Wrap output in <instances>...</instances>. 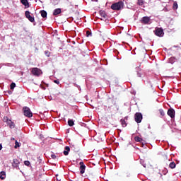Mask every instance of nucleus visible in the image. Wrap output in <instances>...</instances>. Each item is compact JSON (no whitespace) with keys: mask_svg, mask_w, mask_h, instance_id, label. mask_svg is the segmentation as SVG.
Returning <instances> with one entry per match:
<instances>
[{"mask_svg":"<svg viewBox=\"0 0 181 181\" xmlns=\"http://www.w3.org/2000/svg\"><path fill=\"white\" fill-rule=\"evenodd\" d=\"M124 8V2L119 1L111 5V9L113 11H121Z\"/></svg>","mask_w":181,"mask_h":181,"instance_id":"obj_1","label":"nucleus"},{"mask_svg":"<svg viewBox=\"0 0 181 181\" xmlns=\"http://www.w3.org/2000/svg\"><path fill=\"white\" fill-rule=\"evenodd\" d=\"M23 115L25 117H28V118H31V117H33V113H32V111H30V108L28 107H23Z\"/></svg>","mask_w":181,"mask_h":181,"instance_id":"obj_2","label":"nucleus"},{"mask_svg":"<svg viewBox=\"0 0 181 181\" xmlns=\"http://www.w3.org/2000/svg\"><path fill=\"white\" fill-rule=\"evenodd\" d=\"M154 33L155 35L158 36V37H163V35H165V33H163V29L160 28H156Z\"/></svg>","mask_w":181,"mask_h":181,"instance_id":"obj_3","label":"nucleus"},{"mask_svg":"<svg viewBox=\"0 0 181 181\" xmlns=\"http://www.w3.org/2000/svg\"><path fill=\"white\" fill-rule=\"evenodd\" d=\"M31 73L33 74V76H37V77L42 74V70H40L39 68H33Z\"/></svg>","mask_w":181,"mask_h":181,"instance_id":"obj_4","label":"nucleus"},{"mask_svg":"<svg viewBox=\"0 0 181 181\" xmlns=\"http://www.w3.org/2000/svg\"><path fill=\"white\" fill-rule=\"evenodd\" d=\"M135 121L137 124H139L142 122V114L140 112H136L134 115Z\"/></svg>","mask_w":181,"mask_h":181,"instance_id":"obj_5","label":"nucleus"},{"mask_svg":"<svg viewBox=\"0 0 181 181\" xmlns=\"http://www.w3.org/2000/svg\"><path fill=\"white\" fill-rule=\"evenodd\" d=\"M25 18L27 19H28V21H30V22H32V23L35 22V17H32L30 16V11H25Z\"/></svg>","mask_w":181,"mask_h":181,"instance_id":"obj_6","label":"nucleus"},{"mask_svg":"<svg viewBox=\"0 0 181 181\" xmlns=\"http://www.w3.org/2000/svg\"><path fill=\"white\" fill-rule=\"evenodd\" d=\"M79 165H80V167H79L80 173L81 175H83L86 172V165H84V162L83 161H81L79 163Z\"/></svg>","mask_w":181,"mask_h":181,"instance_id":"obj_7","label":"nucleus"},{"mask_svg":"<svg viewBox=\"0 0 181 181\" xmlns=\"http://www.w3.org/2000/svg\"><path fill=\"white\" fill-rule=\"evenodd\" d=\"M12 166L16 169H19V160L14 158L13 160Z\"/></svg>","mask_w":181,"mask_h":181,"instance_id":"obj_8","label":"nucleus"},{"mask_svg":"<svg viewBox=\"0 0 181 181\" xmlns=\"http://www.w3.org/2000/svg\"><path fill=\"white\" fill-rule=\"evenodd\" d=\"M150 21H151V18L148 16L143 17L141 19V23H144V25L149 23Z\"/></svg>","mask_w":181,"mask_h":181,"instance_id":"obj_9","label":"nucleus"},{"mask_svg":"<svg viewBox=\"0 0 181 181\" xmlns=\"http://www.w3.org/2000/svg\"><path fill=\"white\" fill-rule=\"evenodd\" d=\"M7 125H8L11 129H13V128H15V123L11 119H7Z\"/></svg>","mask_w":181,"mask_h":181,"instance_id":"obj_10","label":"nucleus"},{"mask_svg":"<svg viewBox=\"0 0 181 181\" xmlns=\"http://www.w3.org/2000/svg\"><path fill=\"white\" fill-rule=\"evenodd\" d=\"M168 115L170 117V118H173L175 117V110L169 109L167 112Z\"/></svg>","mask_w":181,"mask_h":181,"instance_id":"obj_11","label":"nucleus"},{"mask_svg":"<svg viewBox=\"0 0 181 181\" xmlns=\"http://www.w3.org/2000/svg\"><path fill=\"white\" fill-rule=\"evenodd\" d=\"M60 13H62V8H56L54 10V16H57V15H60Z\"/></svg>","mask_w":181,"mask_h":181,"instance_id":"obj_12","label":"nucleus"},{"mask_svg":"<svg viewBox=\"0 0 181 181\" xmlns=\"http://www.w3.org/2000/svg\"><path fill=\"white\" fill-rule=\"evenodd\" d=\"M99 13H100L101 18H103V19H106V18H107V13H105V11H104V10H100V11H99Z\"/></svg>","mask_w":181,"mask_h":181,"instance_id":"obj_13","label":"nucleus"},{"mask_svg":"<svg viewBox=\"0 0 181 181\" xmlns=\"http://www.w3.org/2000/svg\"><path fill=\"white\" fill-rule=\"evenodd\" d=\"M71 149L72 151H74V152H78L80 151V148H78V146H77V145H72L71 146Z\"/></svg>","mask_w":181,"mask_h":181,"instance_id":"obj_14","label":"nucleus"},{"mask_svg":"<svg viewBox=\"0 0 181 181\" xmlns=\"http://www.w3.org/2000/svg\"><path fill=\"white\" fill-rule=\"evenodd\" d=\"M5 177H6V173H5V171H1L0 173V179L1 180H4V179H5Z\"/></svg>","mask_w":181,"mask_h":181,"instance_id":"obj_15","label":"nucleus"},{"mask_svg":"<svg viewBox=\"0 0 181 181\" xmlns=\"http://www.w3.org/2000/svg\"><path fill=\"white\" fill-rule=\"evenodd\" d=\"M40 13H41V16L42 18H47V12H46V11L45 10H42L40 11Z\"/></svg>","mask_w":181,"mask_h":181,"instance_id":"obj_16","label":"nucleus"},{"mask_svg":"<svg viewBox=\"0 0 181 181\" xmlns=\"http://www.w3.org/2000/svg\"><path fill=\"white\" fill-rule=\"evenodd\" d=\"M69 152H70V147L69 146H66L65 147V151H64V155H65V156H67V155H69Z\"/></svg>","mask_w":181,"mask_h":181,"instance_id":"obj_17","label":"nucleus"},{"mask_svg":"<svg viewBox=\"0 0 181 181\" xmlns=\"http://www.w3.org/2000/svg\"><path fill=\"white\" fill-rule=\"evenodd\" d=\"M21 1L24 6H28V8H29V1H28V0H21Z\"/></svg>","mask_w":181,"mask_h":181,"instance_id":"obj_18","label":"nucleus"},{"mask_svg":"<svg viewBox=\"0 0 181 181\" xmlns=\"http://www.w3.org/2000/svg\"><path fill=\"white\" fill-rule=\"evenodd\" d=\"M121 124L123 127V128H125V127H127V122H125V119H122L120 120Z\"/></svg>","mask_w":181,"mask_h":181,"instance_id":"obj_19","label":"nucleus"},{"mask_svg":"<svg viewBox=\"0 0 181 181\" xmlns=\"http://www.w3.org/2000/svg\"><path fill=\"white\" fill-rule=\"evenodd\" d=\"M169 168H170V169H175V168H176V163H175V162H171L169 164Z\"/></svg>","mask_w":181,"mask_h":181,"instance_id":"obj_20","label":"nucleus"},{"mask_svg":"<svg viewBox=\"0 0 181 181\" xmlns=\"http://www.w3.org/2000/svg\"><path fill=\"white\" fill-rule=\"evenodd\" d=\"M68 125L69 127H73V125H74V121L73 119H69L68 120Z\"/></svg>","mask_w":181,"mask_h":181,"instance_id":"obj_21","label":"nucleus"},{"mask_svg":"<svg viewBox=\"0 0 181 181\" xmlns=\"http://www.w3.org/2000/svg\"><path fill=\"white\" fill-rule=\"evenodd\" d=\"M134 141L136 142H142L143 139H142V138H141L139 136H136V137H134Z\"/></svg>","mask_w":181,"mask_h":181,"instance_id":"obj_22","label":"nucleus"},{"mask_svg":"<svg viewBox=\"0 0 181 181\" xmlns=\"http://www.w3.org/2000/svg\"><path fill=\"white\" fill-rule=\"evenodd\" d=\"M145 4V1L144 0H138L137 4L139 5L140 6H142Z\"/></svg>","mask_w":181,"mask_h":181,"instance_id":"obj_23","label":"nucleus"},{"mask_svg":"<svg viewBox=\"0 0 181 181\" xmlns=\"http://www.w3.org/2000/svg\"><path fill=\"white\" fill-rule=\"evenodd\" d=\"M15 87H16V83H11V85H10V88L11 90H13V88H15Z\"/></svg>","mask_w":181,"mask_h":181,"instance_id":"obj_24","label":"nucleus"},{"mask_svg":"<svg viewBox=\"0 0 181 181\" xmlns=\"http://www.w3.org/2000/svg\"><path fill=\"white\" fill-rule=\"evenodd\" d=\"M19 146H21V145H19V142H18V141L16 140L14 148L17 149V148H19Z\"/></svg>","mask_w":181,"mask_h":181,"instance_id":"obj_25","label":"nucleus"},{"mask_svg":"<svg viewBox=\"0 0 181 181\" xmlns=\"http://www.w3.org/2000/svg\"><path fill=\"white\" fill-rule=\"evenodd\" d=\"M159 112H160L161 117H165V112L163 111V110L160 109Z\"/></svg>","mask_w":181,"mask_h":181,"instance_id":"obj_26","label":"nucleus"},{"mask_svg":"<svg viewBox=\"0 0 181 181\" xmlns=\"http://www.w3.org/2000/svg\"><path fill=\"white\" fill-rule=\"evenodd\" d=\"M24 165H25V166H30V162L29 160H25L24 161Z\"/></svg>","mask_w":181,"mask_h":181,"instance_id":"obj_27","label":"nucleus"},{"mask_svg":"<svg viewBox=\"0 0 181 181\" xmlns=\"http://www.w3.org/2000/svg\"><path fill=\"white\" fill-rule=\"evenodd\" d=\"M173 9H177V3L176 1L173 3Z\"/></svg>","mask_w":181,"mask_h":181,"instance_id":"obj_28","label":"nucleus"},{"mask_svg":"<svg viewBox=\"0 0 181 181\" xmlns=\"http://www.w3.org/2000/svg\"><path fill=\"white\" fill-rule=\"evenodd\" d=\"M86 36L87 37H90V36H92L91 32L90 31H86Z\"/></svg>","mask_w":181,"mask_h":181,"instance_id":"obj_29","label":"nucleus"},{"mask_svg":"<svg viewBox=\"0 0 181 181\" xmlns=\"http://www.w3.org/2000/svg\"><path fill=\"white\" fill-rule=\"evenodd\" d=\"M45 54H46V56H47V57H49L50 56V52H49V51H45Z\"/></svg>","mask_w":181,"mask_h":181,"instance_id":"obj_30","label":"nucleus"},{"mask_svg":"<svg viewBox=\"0 0 181 181\" xmlns=\"http://www.w3.org/2000/svg\"><path fill=\"white\" fill-rule=\"evenodd\" d=\"M51 158H52V159H57V156H56L54 154H52Z\"/></svg>","mask_w":181,"mask_h":181,"instance_id":"obj_31","label":"nucleus"},{"mask_svg":"<svg viewBox=\"0 0 181 181\" xmlns=\"http://www.w3.org/2000/svg\"><path fill=\"white\" fill-rule=\"evenodd\" d=\"M54 83H55V84H60V81L59 80H54Z\"/></svg>","mask_w":181,"mask_h":181,"instance_id":"obj_32","label":"nucleus"},{"mask_svg":"<svg viewBox=\"0 0 181 181\" xmlns=\"http://www.w3.org/2000/svg\"><path fill=\"white\" fill-rule=\"evenodd\" d=\"M137 76L138 77H142V74H141V72L137 71Z\"/></svg>","mask_w":181,"mask_h":181,"instance_id":"obj_33","label":"nucleus"},{"mask_svg":"<svg viewBox=\"0 0 181 181\" xmlns=\"http://www.w3.org/2000/svg\"><path fill=\"white\" fill-rule=\"evenodd\" d=\"M136 69L137 71H141V68H139V66H137Z\"/></svg>","mask_w":181,"mask_h":181,"instance_id":"obj_34","label":"nucleus"},{"mask_svg":"<svg viewBox=\"0 0 181 181\" xmlns=\"http://www.w3.org/2000/svg\"><path fill=\"white\" fill-rule=\"evenodd\" d=\"M11 141H15V138L12 137V138L11 139Z\"/></svg>","mask_w":181,"mask_h":181,"instance_id":"obj_35","label":"nucleus"},{"mask_svg":"<svg viewBox=\"0 0 181 181\" xmlns=\"http://www.w3.org/2000/svg\"><path fill=\"white\" fill-rule=\"evenodd\" d=\"M2 149V144H0V151Z\"/></svg>","mask_w":181,"mask_h":181,"instance_id":"obj_36","label":"nucleus"}]
</instances>
